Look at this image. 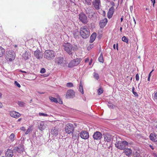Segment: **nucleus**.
Returning <instances> with one entry per match:
<instances>
[{
    "instance_id": "nucleus-13",
    "label": "nucleus",
    "mask_w": 157,
    "mask_h": 157,
    "mask_svg": "<svg viewBox=\"0 0 157 157\" xmlns=\"http://www.w3.org/2000/svg\"><path fill=\"white\" fill-rule=\"evenodd\" d=\"M81 137L84 139H86L89 137L88 132L86 131H82L80 133Z\"/></svg>"
},
{
    "instance_id": "nucleus-5",
    "label": "nucleus",
    "mask_w": 157,
    "mask_h": 157,
    "mask_svg": "<svg viewBox=\"0 0 157 157\" xmlns=\"http://www.w3.org/2000/svg\"><path fill=\"white\" fill-rule=\"evenodd\" d=\"M128 143L125 141H121L120 143L119 141L117 140L116 143L115 144V146L121 150L124 149L125 146H128Z\"/></svg>"
},
{
    "instance_id": "nucleus-51",
    "label": "nucleus",
    "mask_w": 157,
    "mask_h": 157,
    "mask_svg": "<svg viewBox=\"0 0 157 157\" xmlns=\"http://www.w3.org/2000/svg\"><path fill=\"white\" fill-rule=\"evenodd\" d=\"M59 104H62L63 103V102L62 101L60 100V99L59 100V101L58 102Z\"/></svg>"
},
{
    "instance_id": "nucleus-43",
    "label": "nucleus",
    "mask_w": 157,
    "mask_h": 157,
    "mask_svg": "<svg viewBox=\"0 0 157 157\" xmlns=\"http://www.w3.org/2000/svg\"><path fill=\"white\" fill-rule=\"evenodd\" d=\"M85 62L87 63L88 62L89 60V58H87L85 59Z\"/></svg>"
},
{
    "instance_id": "nucleus-30",
    "label": "nucleus",
    "mask_w": 157,
    "mask_h": 157,
    "mask_svg": "<svg viewBox=\"0 0 157 157\" xmlns=\"http://www.w3.org/2000/svg\"><path fill=\"white\" fill-rule=\"evenodd\" d=\"M18 105L21 107H24L25 106V103L23 101H19L17 103Z\"/></svg>"
},
{
    "instance_id": "nucleus-21",
    "label": "nucleus",
    "mask_w": 157,
    "mask_h": 157,
    "mask_svg": "<svg viewBox=\"0 0 157 157\" xmlns=\"http://www.w3.org/2000/svg\"><path fill=\"white\" fill-rule=\"evenodd\" d=\"M5 153L6 157H12L13 156V151L11 149H7Z\"/></svg>"
},
{
    "instance_id": "nucleus-62",
    "label": "nucleus",
    "mask_w": 157,
    "mask_h": 157,
    "mask_svg": "<svg viewBox=\"0 0 157 157\" xmlns=\"http://www.w3.org/2000/svg\"><path fill=\"white\" fill-rule=\"evenodd\" d=\"M1 96H2L1 94V93H0V98H1Z\"/></svg>"
},
{
    "instance_id": "nucleus-41",
    "label": "nucleus",
    "mask_w": 157,
    "mask_h": 157,
    "mask_svg": "<svg viewBox=\"0 0 157 157\" xmlns=\"http://www.w3.org/2000/svg\"><path fill=\"white\" fill-rule=\"evenodd\" d=\"M45 69L44 68H42L40 70V72L41 73H44L45 72Z\"/></svg>"
},
{
    "instance_id": "nucleus-25",
    "label": "nucleus",
    "mask_w": 157,
    "mask_h": 157,
    "mask_svg": "<svg viewBox=\"0 0 157 157\" xmlns=\"http://www.w3.org/2000/svg\"><path fill=\"white\" fill-rule=\"evenodd\" d=\"M30 54L29 52L25 51V53L22 55V57L26 60L28 59L30 57Z\"/></svg>"
},
{
    "instance_id": "nucleus-63",
    "label": "nucleus",
    "mask_w": 157,
    "mask_h": 157,
    "mask_svg": "<svg viewBox=\"0 0 157 157\" xmlns=\"http://www.w3.org/2000/svg\"><path fill=\"white\" fill-rule=\"evenodd\" d=\"M150 79H147L148 81H150Z\"/></svg>"
},
{
    "instance_id": "nucleus-28",
    "label": "nucleus",
    "mask_w": 157,
    "mask_h": 157,
    "mask_svg": "<svg viewBox=\"0 0 157 157\" xmlns=\"http://www.w3.org/2000/svg\"><path fill=\"white\" fill-rule=\"evenodd\" d=\"M83 82L82 81H81L80 84L79 89L80 91L82 94H83V93H84L83 90Z\"/></svg>"
},
{
    "instance_id": "nucleus-7",
    "label": "nucleus",
    "mask_w": 157,
    "mask_h": 157,
    "mask_svg": "<svg viewBox=\"0 0 157 157\" xmlns=\"http://www.w3.org/2000/svg\"><path fill=\"white\" fill-rule=\"evenodd\" d=\"M82 59L81 58H77L71 61L68 63V67L72 68L78 65L81 62Z\"/></svg>"
},
{
    "instance_id": "nucleus-50",
    "label": "nucleus",
    "mask_w": 157,
    "mask_h": 157,
    "mask_svg": "<svg viewBox=\"0 0 157 157\" xmlns=\"http://www.w3.org/2000/svg\"><path fill=\"white\" fill-rule=\"evenodd\" d=\"M21 130H23L24 131H25V130L24 127H23L21 128Z\"/></svg>"
},
{
    "instance_id": "nucleus-42",
    "label": "nucleus",
    "mask_w": 157,
    "mask_h": 157,
    "mask_svg": "<svg viewBox=\"0 0 157 157\" xmlns=\"http://www.w3.org/2000/svg\"><path fill=\"white\" fill-rule=\"evenodd\" d=\"M108 107L111 108L113 109V105L111 104H109L108 105Z\"/></svg>"
},
{
    "instance_id": "nucleus-34",
    "label": "nucleus",
    "mask_w": 157,
    "mask_h": 157,
    "mask_svg": "<svg viewBox=\"0 0 157 157\" xmlns=\"http://www.w3.org/2000/svg\"><path fill=\"white\" fill-rule=\"evenodd\" d=\"M14 135L13 133H12L11 134L9 138L11 141H13L14 140Z\"/></svg>"
},
{
    "instance_id": "nucleus-2",
    "label": "nucleus",
    "mask_w": 157,
    "mask_h": 157,
    "mask_svg": "<svg viewBox=\"0 0 157 157\" xmlns=\"http://www.w3.org/2000/svg\"><path fill=\"white\" fill-rule=\"evenodd\" d=\"M80 33L81 36L83 38L86 39L89 37L90 35L89 29L86 26H82L80 29Z\"/></svg>"
},
{
    "instance_id": "nucleus-40",
    "label": "nucleus",
    "mask_w": 157,
    "mask_h": 157,
    "mask_svg": "<svg viewBox=\"0 0 157 157\" xmlns=\"http://www.w3.org/2000/svg\"><path fill=\"white\" fill-rule=\"evenodd\" d=\"M31 130V128L30 127H29L27 129V130L25 132V134H28L30 132Z\"/></svg>"
},
{
    "instance_id": "nucleus-39",
    "label": "nucleus",
    "mask_w": 157,
    "mask_h": 157,
    "mask_svg": "<svg viewBox=\"0 0 157 157\" xmlns=\"http://www.w3.org/2000/svg\"><path fill=\"white\" fill-rule=\"evenodd\" d=\"M14 84L15 85V86H17L19 88H20L21 87L20 85L17 81H15Z\"/></svg>"
},
{
    "instance_id": "nucleus-35",
    "label": "nucleus",
    "mask_w": 157,
    "mask_h": 157,
    "mask_svg": "<svg viewBox=\"0 0 157 157\" xmlns=\"http://www.w3.org/2000/svg\"><path fill=\"white\" fill-rule=\"evenodd\" d=\"M103 92V90L101 88H99L98 90V95H100Z\"/></svg>"
},
{
    "instance_id": "nucleus-26",
    "label": "nucleus",
    "mask_w": 157,
    "mask_h": 157,
    "mask_svg": "<svg viewBox=\"0 0 157 157\" xmlns=\"http://www.w3.org/2000/svg\"><path fill=\"white\" fill-rule=\"evenodd\" d=\"M97 36V34L95 33H94L91 35L90 37V43H93L96 39Z\"/></svg>"
},
{
    "instance_id": "nucleus-49",
    "label": "nucleus",
    "mask_w": 157,
    "mask_h": 157,
    "mask_svg": "<svg viewBox=\"0 0 157 157\" xmlns=\"http://www.w3.org/2000/svg\"><path fill=\"white\" fill-rule=\"evenodd\" d=\"M139 78V75L138 74H137L136 75V78Z\"/></svg>"
},
{
    "instance_id": "nucleus-32",
    "label": "nucleus",
    "mask_w": 157,
    "mask_h": 157,
    "mask_svg": "<svg viewBox=\"0 0 157 157\" xmlns=\"http://www.w3.org/2000/svg\"><path fill=\"white\" fill-rule=\"evenodd\" d=\"M122 40L123 41L126 42L127 44H128V38H126V37L125 36H124L122 38Z\"/></svg>"
},
{
    "instance_id": "nucleus-60",
    "label": "nucleus",
    "mask_w": 157,
    "mask_h": 157,
    "mask_svg": "<svg viewBox=\"0 0 157 157\" xmlns=\"http://www.w3.org/2000/svg\"><path fill=\"white\" fill-rule=\"evenodd\" d=\"M21 120V118H19V119H18V121H20Z\"/></svg>"
},
{
    "instance_id": "nucleus-23",
    "label": "nucleus",
    "mask_w": 157,
    "mask_h": 157,
    "mask_svg": "<svg viewBox=\"0 0 157 157\" xmlns=\"http://www.w3.org/2000/svg\"><path fill=\"white\" fill-rule=\"evenodd\" d=\"M124 152L125 153V155L128 156H130L132 153V150L128 148L124 149Z\"/></svg>"
},
{
    "instance_id": "nucleus-8",
    "label": "nucleus",
    "mask_w": 157,
    "mask_h": 157,
    "mask_svg": "<svg viewBox=\"0 0 157 157\" xmlns=\"http://www.w3.org/2000/svg\"><path fill=\"white\" fill-rule=\"evenodd\" d=\"M75 97V92L73 90L70 89L67 90L66 95V98H73Z\"/></svg>"
},
{
    "instance_id": "nucleus-59",
    "label": "nucleus",
    "mask_w": 157,
    "mask_h": 157,
    "mask_svg": "<svg viewBox=\"0 0 157 157\" xmlns=\"http://www.w3.org/2000/svg\"><path fill=\"white\" fill-rule=\"evenodd\" d=\"M122 28L121 27L120 28V31L121 32H122Z\"/></svg>"
},
{
    "instance_id": "nucleus-27",
    "label": "nucleus",
    "mask_w": 157,
    "mask_h": 157,
    "mask_svg": "<svg viewBox=\"0 0 157 157\" xmlns=\"http://www.w3.org/2000/svg\"><path fill=\"white\" fill-rule=\"evenodd\" d=\"M5 53V49L1 46H0V57L4 56Z\"/></svg>"
},
{
    "instance_id": "nucleus-9",
    "label": "nucleus",
    "mask_w": 157,
    "mask_h": 157,
    "mask_svg": "<svg viewBox=\"0 0 157 157\" xmlns=\"http://www.w3.org/2000/svg\"><path fill=\"white\" fill-rule=\"evenodd\" d=\"M79 19L83 24H86L88 22L87 17L86 15L83 13H81L79 14Z\"/></svg>"
},
{
    "instance_id": "nucleus-19",
    "label": "nucleus",
    "mask_w": 157,
    "mask_h": 157,
    "mask_svg": "<svg viewBox=\"0 0 157 157\" xmlns=\"http://www.w3.org/2000/svg\"><path fill=\"white\" fill-rule=\"evenodd\" d=\"M108 21L106 18H105L101 20L99 23V25L100 28H102L104 27L107 23Z\"/></svg>"
},
{
    "instance_id": "nucleus-38",
    "label": "nucleus",
    "mask_w": 157,
    "mask_h": 157,
    "mask_svg": "<svg viewBox=\"0 0 157 157\" xmlns=\"http://www.w3.org/2000/svg\"><path fill=\"white\" fill-rule=\"evenodd\" d=\"M39 115L40 116H43L44 117H47L48 116V115L47 114L41 113H39Z\"/></svg>"
},
{
    "instance_id": "nucleus-17",
    "label": "nucleus",
    "mask_w": 157,
    "mask_h": 157,
    "mask_svg": "<svg viewBox=\"0 0 157 157\" xmlns=\"http://www.w3.org/2000/svg\"><path fill=\"white\" fill-rule=\"evenodd\" d=\"M114 7L112 6L109 10L108 12L107 13V17L109 18H111L114 13Z\"/></svg>"
},
{
    "instance_id": "nucleus-64",
    "label": "nucleus",
    "mask_w": 157,
    "mask_h": 157,
    "mask_svg": "<svg viewBox=\"0 0 157 157\" xmlns=\"http://www.w3.org/2000/svg\"><path fill=\"white\" fill-rule=\"evenodd\" d=\"M155 127L156 128H157V125H156V126H155Z\"/></svg>"
},
{
    "instance_id": "nucleus-10",
    "label": "nucleus",
    "mask_w": 157,
    "mask_h": 157,
    "mask_svg": "<svg viewBox=\"0 0 157 157\" xmlns=\"http://www.w3.org/2000/svg\"><path fill=\"white\" fill-rule=\"evenodd\" d=\"M93 138L94 140H100L102 137L101 133L99 131H96L94 132L93 136Z\"/></svg>"
},
{
    "instance_id": "nucleus-16",
    "label": "nucleus",
    "mask_w": 157,
    "mask_h": 157,
    "mask_svg": "<svg viewBox=\"0 0 157 157\" xmlns=\"http://www.w3.org/2000/svg\"><path fill=\"white\" fill-rule=\"evenodd\" d=\"M14 150H15L17 152L21 153L24 151L23 147V145L21 144L18 147H14Z\"/></svg>"
},
{
    "instance_id": "nucleus-53",
    "label": "nucleus",
    "mask_w": 157,
    "mask_h": 157,
    "mask_svg": "<svg viewBox=\"0 0 157 157\" xmlns=\"http://www.w3.org/2000/svg\"><path fill=\"white\" fill-rule=\"evenodd\" d=\"M133 21H134V23H135V25H136V20H135V18H134V17H133Z\"/></svg>"
},
{
    "instance_id": "nucleus-36",
    "label": "nucleus",
    "mask_w": 157,
    "mask_h": 157,
    "mask_svg": "<svg viewBox=\"0 0 157 157\" xmlns=\"http://www.w3.org/2000/svg\"><path fill=\"white\" fill-rule=\"evenodd\" d=\"M93 76L94 77V78H98L99 76V75L95 72H94L93 73Z\"/></svg>"
},
{
    "instance_id": "nucleus-11",
    "label": "nucleus",
    "mask_w": 157,
    "mask_h": 157,
    "mask_svg": "<svg viewBox=\"0 0 157 157\" xmlns=\"http://www.w3.org/2000/svg\"><path fill=\"white\" fill-rule=\"evenodd\" d=\"M93 5L95 8L98 10L99 9V6H101V2L100 0H94L92 2Z\"/></svg>"
},
{
    "instance_id": "nucleus-46",
    "label": "nucleus",
    "mask_w": 157,
    "mask_h": 157,
    "mask_svg": "<svg viewBox=\"0 0 157 157\" xmlns=\"http://www.w3.org/2000/svg\"><path fill=\"white\" fill-rule=\"evenodd\" d=\"M110 4L112 6H113V7L115 6V3L113 2H110Z\"/></svg>"
},
{
    "instance_id": "nucleus-52",
    "label": "nucleus",
    "mask_w": 157,
    "mask_h": 157,
    "mask_svg": "<svg viewBox=\"0 0 157 157\" xmlns=\"http://www.w3.org/2000/svg\"><path fill=\"white\" fill-rule=\"evenodd\" d=\"M154 97L157 98V92L154 95Z\"/></svg>"
},
{
    "instance_id": "nucleus-44",
    "label": "nucleus",
    "mask_w": 157,
    "mask_h": 157,
    "mask_svg": "<svg viewBox=\"0 0 157 157\" xmlns=\"http://www.w3.org/2000/svg\"><path fill=\"white\" fill-rule=\"evenodd\" d=\"M154 71V70H152V71L150 72V73H149V76H148V78H151V73Z\"/></svg>"
},
{
    "instance_id": "nucleus-6",
    "label": "nucleus",
    "mask_w": 157,
    "mask_h": 157,
    "mask_svg": "<svg viewBox=\"0 0 157 157\" xmlns=\"http://www.w3.org/2000/svg\"><path fill=\"white\" fill-rule=\"evenodd\" d=\"M75 129V127L74 125L71 123H67L65 126V132L70 134H73Z\"/></svg>"
},
{
    "instance_id": "nucleus-20",
    "label": "nucleus",
    "mask_w": 157,
    "mask_h": 157,
    "mask_svg": "<svg viewBox=\"0 0 157 157\" xmlns=\"http://www.w3.org/2000/svg\"><path fill=\"white\" fill-rule=\"evenodd\" d=\"M149 137L151 140L154 142L157 141V135L155 133H151L149 136Z\"/></svg>"
},
{
    "instance_id": "nucleus-1",
    "label": "nucleus",
    "mask_w": 157,
    "mask_h": 157,
    "mask_svg": "<svg viewBox=\"0 0 157 157\" xmlns=\"http://www.w3.org/2000/svg\"><path fill=\"white\" fill-rule=\"evenodd\" d=\"M63 46L64 50L70 55H71L77 49V46L73 45L68 43H65Z\"/></svg>"
},
{
    "instance_id": "nucleus-22",
    "label": "nucleus",
    "mask_w": 157,
    "mask_h": 157,
    "mask_svg": "<svg viewBox=\"0 0 157 157\" xmlns=\"http://www.w3.org/2000/svg\"><path fill=\"white\" fill-rule=\"evenodd\" d=\"M34 55L35 57L38 59L42 58V55L39 50H36L34 52Z\"/></svg>"
},
{
    "instance_id": "nucleus-54",
    "label": "nucleus",
    "mask_w": 157,
    "mask_h": 157,
    "mask_svg": "<svg viewBox=\"0 0 157 157\" xmlns=\"http://www.w3.org/2000/svg\"><path fill=\"white\" fill-rule=\"evenodd\" d=\"M116 48L117 50H118V44H116Z\"/></svg>"
},
{
    "instance_id": "nucleus-57",
    "label": "nucleus",
    "mask_w": 157,
    "mask_h": 157,
    "mask_svg": "<svg viewBox=\"0 0 157 157\" xmlns=\"http://www.w3.org/2000/svg\"><path fill=\"white\" fill-rule=\"evenodd\" d=\"M2 103H1V102H0V108H2Z\"/></svg>"
},
{
    "instance_id": "nucleus-55",
    "label": "nucleus",
    "mask_w": 157,
    "mask_h": 157,
    "mask_svg": "<svg viewBox=\"0 0 157 157\" xmlns=\"http://www.w3.org/2000/svg\"><path fill=\"white\" fill-rule=\"evenodd\" d=\"M115 46H116V45L115 44H114L113 45V48H114V49H115L116 48H115Z\"/></svg>"
},
{
    "instance_id": "nucleus-45",
    "label": "nucleus",
    "mask_w": 157,
    "mask_h": 157,
    "mask_svg": "<svg viewBox=\"0 0 157 157\" xmlns=\"http://www.w3.org/2000/svg\"><path fill=\"white\" fill-rule=\"evenodd\" d=\"M151 0V2L153 3V6L154 7V4H155V0Z\"/></svg>"
},
{
    "instance_id": "nucleus-14",
    "label": "nucleus",
    "mask_w": 157,
    "mask_h": 157,
    "mask_svg": "<svg viewBox=\"0 0 157 157\" xmlns=\"http://www.w3.org/2000/svg\"><path fill=\"white\" fill-rule=\"evenodd\" d=\"M47 125V122H45L44 121H41L38 127L40 130L42 131L46 128Z\"/></svg>"
},
{
    "instance_id": "nucleus-31",
    "label": "nucleus",
    "mask_w": 157,
    "mask_h": 157,
    "mask_svg": "<svg viewBox=\"0 0 157 157\" xmlns=\"http://www.w3.org/2000/svg\"><path fill=\"white\" fill-rule=\"evenodd\" d=\"M98 60L99 62L101 63H103L104 60L103 55L102 53L101 54L100 56H99Z\"/></svg>"
},
{
    "instance_id": "nucleus-29",
    "label": "nucleus",
    "mask_w": 157,
    "mask_h": 157,
    "mask_svg": "<svg viewBox=\"0 0 157 157\" xmlns=\"http://www.w3.org/2000/svg\"><path fill=\"white\" fill-rule=\"evenodd\" d=\"M50 100L52 102H53L55 103H57L58 101H57V98L52 97H50L49 98Z\"/></svg>"
},
{
    "instance_id": "nucleus-3",
    "label": "nucleus",
    "mask_w": 157,
    "mask_h": 157,
    "mask_svg": "<svg viewBox=\"0 0 157 157\" xmlns=\"http://www.w3.org/2000/svg\"><path fill=\"white\" fill-rule=\"evenodd\" d=\"M15 58V54L12 50H9L6 52L5 56V59L7 61L11 62Z\"/></svg>"
},
{
    "instance_id": "nucleus-33",
    "label": "nucleus",
    "mask_w": 157,
    "mask_h": 157,
    "mask_svg": "<svg viewBox=\"0 0 157 157\" xmlns=\"http://www.w3.org/2000/svg\"><path fill=\"white\" fill-rule=\"evenodd\" d=\"M73 86V84L72 82H68L66 84V86L68 87H72Z\"/></svg>"
},
{
    "instance_id": "nucleus-48",
    "label": "nucleus",
    "mask_w": 157,
    "mask_h": 157,
    "mask_svg": "<svg viewBox=\"0 0 157 157\" xmlns=\"http://www.w3.org/2000/svg\"><path fill=\"white\" fill-rule=\"evenodd\" d=\"M153 157H157V154L155 153H154L153 154Z\"/></svg>"
},
{
    "instance_id": "nucleus-37",
    "label": "nucleus",
    "mask_w": 157,
    "mask_h": 157,
    "mask_svg": "<svg viewBox=\"0 0 157 157\" xmlns=\"http://www.w3.org/2000/svg\"><path fill=\"white\" fill-rule=\"evenodd\" d=\"M134 90L135 88L133 87L132 88V92L133 94L135 96L138 97V95L136 92H135Z\"/></svg>"
},
{
    "instance_id": "nucleus-15",
    "label": "nucleus",
    "mask_w": 157,
    "mask_h": 157,
    "mask_svg": "<svg viewBox=\"0 0 157 157\" xmlns=\"http://www.w3.org/2000/svg\"><path fill=\"white\" fill-rule=\"evenodd\" d=\"M10 114L11 117L16 118H18L21 115L19 113L14 111L10 112Z\"/></svg>"
},
{
    "instance_id": "nucleus-58",
    "label": "nucleus",
    "mask_w": 157,
    "mask_h": 157,
    "mask_svg": "<svg viewBox=\"0 0 157 157\" xmlns=\"http://www.w3.org/2000/svg\"><path fill=\"white\" fill-rule=\"evenodd\" d=\"M123 17H122L121 18V22H122L123 21Z\"/></svg>"
},
{
    "instance_id": "nucleus-56",
    "label": "nucleus",
    "mask_w": 157,
    "mask_h": 157,
    "mask_svg": "<svg viewBox=\"0 0 157 157\" xmlns=\"http://www.w3.org/2000/svg\"><path fill=\"white\" fill-rule=\"evenodd\" d=\"M38 93L40 94H44V92H39V91H38Z\"/></svg>"
},
{
    "instance_id": "nucleus-24",
    "label": "nucleus",
    "mask_w": 157,
    "mask_h": 157,
    "mask_svg": "<svg viewBox=\"0 0 157 157\" xmlns=\"http://www.w3.org/2000/svg\"><path fill=\"white\" fill-rule=\"evenodd\" d=\"M58 132L59 131L58 128L56 127L52 128L51 131V133L55 136H56L58 135Z\"/></svg>"
},
{
    "instance_id": "nucleus-4",
    "label": "nucleus",
    "mask_w": 157,
    "mask_h": 157,
    "mask_svg": "<svg viewBox=\"0 0 157 157\" xmlns=\"http://www.w3.org/2000/svg\"><path fill=\"white\" fill-rule=\"evenodd\" d=\"M44 54V58L49 60L53 59L55 57L54 51L50 50H46Z\"/></svg>"
},
{
    "instance_id": "nucleus-47",
    "label": "nucleus",
    "mask_w": 157,
    "mask_h": 157,
    "mask_svg": "<svg viewBox=\"0 0 157 157\" xmlns=\"http://www.w3.org/2000/svg\"><path fill=\"white\" fill-rule=\"evenodd\" d=\"M92 59H90V61L89 62V64L90 65H91V64H92Z\"/></svg>"
},
{
    "instance_id": "nucleus-18",
    "label": "nucleus",
    "mask_w": 157,
    "mask_h": 157,
    "mask_svg": "<svg viewBox=\"0 0 157 157\" xmlns=\"http://www.w3.org/2000/svg\"><path fill=\"white\" fill-rule=\"evenodd\" d=\"M63 58L62 57H58L56 58L55 61V63L56 65H61L63 62Z\"/></svg>"
},
{
    "instance_id": "nucleus-61",
    "label": "nucleus",
    "mask_w": 157,
    "mask_h": 157,
    "mask_svg": "<svg viewBox=\"0 0 157 157\" xmlns=\"http://www.w3.org/2000/svg\"><path fill=\"white\" fill-rule=\"evenodd\" d=\"M150 147H151V148L152 149H154V148L152 147V146H150Z\"/></svg>"
},
{
    "instance_id": "nucleus-12",
    "label": "nucleus",
    "mask_w": 157,
    "mask_h": 157,
    "mask_svg": "<svg viewBox=\"0 0 157 157\" xmlns=\"http://www.w3.org/2000/svg\"><path fill=\"white\" fill-rule=\"evenodd\" d=\"M104 140L108 142H110L112 139V136L110 134L107 133H104L103 134Z\"/></svg>"
}]
</instances>
